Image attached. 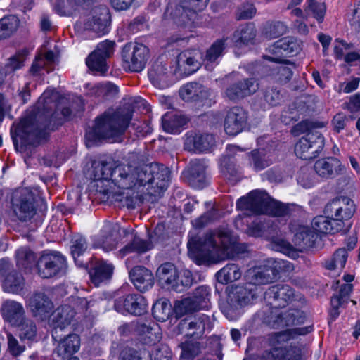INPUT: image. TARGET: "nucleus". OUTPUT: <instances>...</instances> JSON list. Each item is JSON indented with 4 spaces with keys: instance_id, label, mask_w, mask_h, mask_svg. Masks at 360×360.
Masks as SVG:
<instances>
[{
    "instance_id": "1",
    "label": "nucleus",
    "mask_w": 360,
    "mask_h": 360,
    "mask_svg": "<svg viewBox=\"0 0 360 360\" xmlns=\"http://www.w3.org/2000/svg\"><path fill=\"white\" fill-rule=\"evenodd\" d=\"M58 97L55 91H44L36 104L37 112L22 118L17 124H13L11 136L17 151H24L27 146L34 145L45 136L58 108Z\"/></svg>"
},
{
    "instance_id": "2",
    "label": "nucleus",
    "mask_w": 360,
    "mask_h": 360,
    "mask_svg": "<svg viewBox=\"0 0 360 360\" xmlns=\"http://www.w3.org/2000/svg\"><path fill=\"white\" fill-rule=\"evenodd\" d=\"M132 114L131 106L124 105L116 110H107L97 117L94 126L86 130L85 134L87 147L92 146L101 139L119 141L129 127Z\"/></svg>"
},
{
    "instance_id": "3",
    "label": "nucleus",
    "mask_w": 360,
    "mask_h": 360,
    "mask_svg": "<svg viewBox=\"0 0 360 360\" xmlns=\"http://www.w3.org/2000/svg\"><path fill=\"white\" fill-rule=\"evenodd\" d=\"M235 243L231 231L226 226L210 231L198 239L188 243V248L195 255L198 264L210 265L219 262L221 253L228 250Z\"/></svg>"
},
{
    "instance_id": "4",
    "label": "nucleus",
    "mask_w": 360,
    "mask_h": 360,
    "mask_svg": "<svg viewBox=\"0 0 360 360\" xmlns=\"http://www.w3.org/2000/svg\"><path fill=\"white\" fill-rule=\"evenodd\" d=\"M135 186H148L145 195L160 197L167 189L170 180V171L163 165L153 163L133 167Z\"/></svg>"
},
{
    "instance_id": "5",
    "label": "nucleus",
    "mask_w": 360,
    "mask_h": 360,
    "mask_svg": "<svg viewBox=\"0 0 360 360\" xmlns=\"http://www.w3.org/2000/svg\"><path fill=\"white\" fill-rule=\"evenodd\" d=\"M293 269L292 265L286 261L275 260L271 265H264L250 269L246 275L248 283L257 287L266 285L274 281L280 272L290 271Z\"/></svg>"
},
{
    "instance_id": "6",
    "label": "nucleus",
    "mask_w": 360,
    "mask_h": 360,
    "mask_svg": "<svg viewBox=\"0 0 360 360\" xmlns=\"http://www.w3.org/2000/svg\"><path fill=\"white\" fill-rule=\"evenodd\" d=\"M67 262L59 252H44L37 259V273L41 278H51L64 275L67 270Z\"/></svg>"
},
{
    "instance_id": "7",
    "label": "nucleus",
    "mask_w": 360,
    "mask_h": 360,
    "mask_svg": "<svg viewBox=\"0 0 360 360\" xmlns=\"http://www.w3.org/2000/svg\"><path fill=\"white\" fill-rule=\"evenodd\" d=\"M210 292L207 286L196 288L191 297L184 298L174 304V311L177 316L193 313L208 307Z\"/></svg>"
},
{
    "instance_id": "8",
    "label": "nucleus",
    "mask_w": 360,
    "mask_h": 360,
    "mask_svg": "<svg viewBox=\"0 0 360 360\" xmlns=\"http://www.w3.org/2000/svg\"><path fill=\"white\" fill-rule=\"evenodd\" d=\"M0 278L4 292L20 294L24 289L25 281L22 274L14 269L8 259H0Z\"/></svg>"
},
{
    "instance_id": "9",
    "label": "nucleus",
    "mask_w": 360,
    "mask_h": 360,
    "mask_svg": "<svg viewBox=\"0 0 360 360\" xmlns=\"http://www.w3.org/2000/svg\"><path fill=\"white\" fill-rule=\"evenodd\" d=\"M35 200L33 193L23 188L15 191L12 198L13 212L22 221L30 220L36 214Z\"/></svg>"
},
{
    "instance_id": "10",
    "label": "nucleus",
    "mask_w": 360,
    "mask_h": 360,
    "mask_svg": "<svg viewBox=\"0 0 360 360\" xmlns=\"http://www.w3.org/2000/svg\"><path fill=\"white\" fill-rule=\"evenodd\" d=\"M115 45L113 41L109 40L99 43L86 59V64L89 70L95 74L104 75L108 69L107 59L113 53Z\"/></svg>"
},
{
    "instance_id": "11",
    "label": "nucleus",
    "mask_w": 360,
    "mask_h": 360,
    "mask_svg": "<svg viewBox=\"0 0 360 360\" xmlns=\"http://www.w3.org/2000/svg\"><path fill=\"white\" fill-rule=\"evenodd\" d=\"M324 146V138L319 131H311L302 137L295 146V153L300 159L316 158Z\"/></svg>"
},
{
    "instance_id": "12",
    "label": "nucleus",
    "mask_w": 360,
    "mask_h": 360,
    "mask_svg": "<svg viewBox=\"0 0 360 360\" xmlns=\"http://www.w3.org/2000/svg\"><path fill=\"white\" fill-rule=\"evenodd\" d=\"M122 57L130 71L139 72L149 59V49L143 44H127L122 49Z\"/></svg>"
},
{
    "instance_id": "13",
    "label": "nucleus",
    "mask_w": 360,
    "mask_h": 360,
    "mask_svg": "<svg viewBox=\"0 0 360 360\" xmlns=\"http://www.w3.org/2000/svg\"><path fill=\"white\" fill-rule=\"evenodd\" d=\"M112 165L104 162H94L89 171V178L96 182V191L108 200L112 195L110 190L111 172Z\"/></svg>"
},
{
    "instance_id": "14",
    "label": "nucleus",
    "mask_w": 360,
    "mask_h": 360,
    "mask_svg": "<svg viewBox=\"0 0 360 360\" xmlns=\"http://www.w3.org/2000/svg\"><path fill=\"white\" fill-rule=\"evenodd\" d=\"M355 211L356 205L352 199L347 196H340L328 202L323 212L330 219L343 224L342 221L352 218Z\"/></svg>"
},
{
    "instance_id": "15",
    "label": "nucleus",
    "mask_w": 360,
    "mask_h": 360,
    "mask_svg": "<svg viewBox=\"0 0 360 360\" xmlns=\"http://www.w3.org/2000/svg\"><path fill=\"white\" fill-rule=\"evenodd\" d=\"M301 50L300 42L292 37L282 38L269 48V52L274 56H266L264 58L270 61L281 63L289 62L283 57L297 55Z\"/></svg>"
},
{
    "instance_id": "16",
    "label": "nucleus",
    "mask_w": 360,
    "mask_h": 360,
    "mask_svg": "<svg viewBox=\"0 0 360 360\" xmlns=\"http://www.w3.org/2000/svg\"><path fill=\"white\" fill-rule=\"evenodd\" d=\"M258 89L259 84L255 78H244L226 87L224 96L228 100L238 103L245 98L253 95Z\"/></svg>"
},
{
    "instance_id": "17",
    "label": "nucleus",
    "mask_w": 360,
    "mask_h": 360,
    "mask_svg": "<svg viewBox=\"0 0 360 360\" xmlns=\"http://www.w3.org/2000/svg\"><path fill=\"white\" fill-rule=\"evenodd\" d=\"M114 308L121 314L129 313L135 316H141L147 311L148 304L143 296L130 294L116 299Z\"/></svg>"
},
{
    "instance_id": "18",
    "label": "nucleus",
    "mask_w": 360,
    "mask_h": 360,
    "mask_svg": "<svg viewBox=\"0 0 360 360\" xmlns=\"http://www.w3.org/2000/svg\"><path fill=\"white\" fill-rule=\"evenodd\" d=\"M77 311L74 307L63 304L58 307L51 314L52 338H59L58 333L67 328L75 320Z\"/></svg>"
},
{
    "instance_id": "19",
    "label": "nucleus",
    "mask_w": 360,
    "mask_h": 360,
    "mask_svg": "<svg viewBox=\"0 0 360 360\" xmlns=\"http://www.w3.org/2000/svg\"><path fill=\"white\" fill-rule=\"evenodd\" d=\"M110 24V11L106 6H101L93 9L91 15L86 19L84 27L86 30L103 35L108 32Z\"/></svg>"
},
{
    "instance_id": "20",
    "label": "nucleus",
    "mask_w": 360,
    "mask_h": 360,
    "mask_svg": "<svg viewBox=\"0 0 360 360\" xmlns=\"http://www.w3.org/2000/svg\"><path fill=\"white\" fill-rule=\"evenodd\" d=\"M265 191L254 190L248 196L241 197L236 202V207L241 210H248L252 213L263 214L270 199Z\"/></svg>"
},
{
    "instance_id": "21",
    "label": "nucleus",
    "mask_w": 360,
    "mask_h": 360,
    "mask_svg": "<svg viewBox=\"0 0 360 360\" xmlns=\"http://www.w3.org/2000/svg\"><path fill=\"white\" fill-rule=\"evenodd\" d=\"M179 327L186 333V336L198 339L202 336L206 330H211L212 323L208 315L200 314L193 318L182 319Z\"/></svg>"
},
{
    "instance_id": "22",
    "label": "nucleus",
    "mask_w": 360,
    "mask_h": 360,
    "mask_svg": "<svg viewBox=\"0 0 360 360\" xmlns=\"http://www.w3.org/2000/svg\"><path fill=\"white\" fill-rule=\"evenodd\" d=\"M294 296L293 290L288 285L278 284L269 287L264 295L266 304L273 309L285 307Z\"/></svg>"
},
{
    "instance_id": "23",
    "label": "nucleus",
    "mask_w": 360,
    "mask_h": 360,
    "mask_svg": "<svg viewBox=\"0 0 360 360\" xmlns=\"http://www.w3.org/2000/svg\"><path fill=\"white\" fill-rule=\"evenodd\" d=\"M207 165L202 160H191L184 174L186 181L193 188L202 189L208 184Z\"/></svg>"
},
{
    "instance_id": "24",
    "label": "nucleus",
    "mask_w": 360,
    "mask_h": 360,
    "mask_svg": "<svg viewBox=\"0 0 360 360\" xmlns=\"http://www.w3.org/2000/svg\"><path fill=\"white\" fill-rule=\"evenodd\" d=\"M247 122L248 114L245 110L238 106L232 107L226 112L224 117V131L229 136H236L245 128Z\"/></svg>"
},
{
    "instance_id": "25",
    "label": "nucleus",
    "mask_w": 360,
    "mask_h": 360,
    "mask_svg": "<svg viewBox=\"0 0 360 360\" xmlns=\"http://www.w3.org/2000/svg\"><path fill=\"white\" fill-rule=\"evenodd\" d=\"M29 307L33 317L39 321H45L50 317L54 305L44 292H37L30 297Z\"/></svg>"
},
{
    "instance_id": "26",
    "label": "nucleus",
    "mask_w": 360,
    "mask_h": 360,
    "mask_svg": "<svg viewBox=\"0 0 360 360\" xmlns=\"http://www.w3.org/2000/svg\"><path fill=\"white\" fill-rule=\"evenodd\" d=\"M202 54L197 49L185 50L176 58L177 70L188 76L195 72L202 65Z\"/></svg>"
},
{
    "instance_id": "27",
    "label": "nucleus",
    "mask_w": 360,
    "mask_h": 360,
    "mask_svg": "<svg viewBox=\"0 0 360 360\" xmlns=\"http://www.w3.org/2000/svg\"><path fill=\"white\" fill-rule=\"evenodd\" d=\"M262 292L260 287L246 283L244 285H236L232 287L228 293V296L238 303L243 308L248 304H252V301L257 298Z\"/></svg>"
},
{
    "instance_id": "28",
    "label": "nucleus",
    "mask_w": 360,
    "mask_h": 360,
    "mask_svg": "<svg viewBox=\"0 0 360 360\" xmlns=\"http://www.w3.org/2000/svg\"><path fill=\"white\" fill-rule=\"evenodd\" d=\"M215 145L212 134L189 131L186 135L184 148L188 151H208Z\"/></svg>"
},
{
    "instance_id": "29",
    "label": "nucleus",
    "mask_w": 360,
    "mask_h": 360,
    "mask_svg": "<svg viewBox=\"0 0 360 360\" xmlns=\"http://www.w3.org/2000/svg\"><path fill=\"white\" fill-rule=\"evenodd\" d=\"M133 167L130 165H119L112 167L110 184L123 190H129L135 186Z\"/></svg>"
},
{
    "instance_id": "30",
    "label": "nucleus",
    "mask_w": 360,
    "mask_h": 360,
    "mask_svg": "<svg viewBox=\"0 0 360 360\" xmlns=\"http://www.w3.org/2000/svg\"><path fill=\"white\" fill-rule=\"evenodd\" d=\"M314 171L322 178L333 179L341 174L345 167L341 162L336 158L329 157L321 158L316 161Z\"/></svg>"
},
{
    "instance_id": "31",
    "label": "nucleus",
    "mask_w": 360,
    "mask_h": 360,
    "mask_svg": "<svg viewBox=\"0 0 360 360\" xmlns=\"http://www.w3.org/2000/svg\"><path fill=\"white\" fill-rule=\"evenodd\" d=\"M1 313L4 320L13 327L27 317L22 304L13 300H6L2 303Z\"/></svg>"
},
{
    "instance_id": "32",
    "label": "nucleus",
    "mask_w": 360,
    "mask_h": 360,
    "mask_svg": "<svg viewBox=\"0 0 360 360\" xmlns=\"http://www.w3.org/2000/svg\"><path fill=\"white\" fill-rule=\"evenodd\" d=\"M129 277L136 288L141 292L148 290L154 284L152 272L143 266L134 267L129 271Z\"/></svg>"
},
{
    "instance_id": "33",
    "label": "nucleus",
    "mask_w": 360,
    "mask_h": 360,
    "mask_svg": "<svg viewBox=\"0 0 360 360\" xmlns=\"http://www.w3.org/2000/svg\"><path fill=\"white\" fill-rule=\"evenodd\" d=\"M59 338H53L58 342L56 352L58 356H65L76 353L80 346V338L75 333H70L63 337L60 333H58Z\"/></svg>"
},
{
    "instance_id": "34",
    "label": "nucleus",
    "mask_w": 360,
    "mask_h": 360,
    "mask_svg": "<svg viewBox=\"0 0 360 360\" xmlns=\"http://www.w3.org/2000/svg\"><path fill=\"white\" fill-rule=\"evenodd\" d=\"M120 238V226L117 224L107 223L104 225L100 243L107 252L116 248Z\"/></svg>"
},
{
    "instance_id": "35",
    "label": "nucleus",
    "mask_w": 360,
    "mask_h": 360,
    "mask_svg": "<svg viewBox=\"0 0 360 360\" xmlns=\"http://www.w3.org/2000/svg\"><path fill=\"white\" fill-rule=\"evenodd\" d=\"M179 94L185 101H199L207 99L210 90L199 83L190 82L181 88Z\"/></svg>"
},
{
    "instance_id": "36",
    "label": "nucleus",
    "mask_w": 360,
    "mask_h": 360,
    "mask_svg": "<svg viewBox=\"0 0 360 360\" xmlns=\"http://www.w3.org/2000/svg\"><path fill=\"white\" fill-rule=\"evenodd\" d=\"M301 312L297 309H290L285 312L273 314L266 321L267 323L273 328L289 326L300 323L299 318Z\"/></svg>"
},
{
    "instance_id": "37",
    "label": "nucleus",
    "mask_w": 360,
    "mask_h": 360,
    "mask_svg": "<svg viewBox=\"0 0 360 360\" xmlns=\"http://www.w3.org/2000/svg\"><path fill=\"white\" fill-rule=\"evenodd\" d=\"M311 227L317 234H334L341 231L343 225L341 222H337L333 219H330L326 214L325 216L319 215L315 217L311 222Z\"/></svg>"
},
{
    "instance_id": "38",
    "label": "nucleus",
    "mask_w": 360,
    "mask_h": 360,
    "mask_svg": "<svg viewBox=\"0 0 360 360\" xmlns=\"http://www.w3.org/2000/svg\"><path fill=\"white\" fill-rule=\"evenodd\" d=\"M156 275L162 285L174 290L177 289L179 274L172 263L166 262L162 264L158 267Z\"/></svg>"
},
{
    "instance_id": "39",
    "label": "nucleus",
    "mask_w": 360,
    "mask_h": 360,
    "mask_svg": "<svg viewBox=\"0 0 360 360\" xmlns=\"http://www.w3.org/2000/svg\"><path fill=\"white\" fill-rule=\"evenodd\" d=\"M88 249V243L84 237L75 236L71 240L70 250L71 255L77 266L85 268L88 264L89 259H84V255Z\"/></svg>"
},
{
    "instance_id": "40",
    "label": "nucleus",
    "mask_w": 360,
    "mask_h": 360,
    "mask_svg": "<svg viewBox=\"0 0 360 360\" xmlns=\"http://www.w3.org/2000/svg\"><path fill=\"white\" fill-rule=\"evenodd\" d=\"M318 234L307 226L299 228L294 236L293 243L300 250H306L313 248Z\"/></svg>"
},
{
    "instance_id": "41",
    "label": "nucleus",
    "mask_w": 360,
    "mask_h": 360,
    "mask_svg": "<svg viewBox=\"0 0 360 360\" xmlns=\"http://www.w3.org/2000/svg\"><path fill=\"white\" fill-rule=\"evenodd\" d=\"M153 248V245L150 239L144 240L135 235L124 248L120 250L119 253L123 257L130 253L143 254Z\"/></svg>"
},
{
    "instance_id": "42",
    "label": "nucleus",
    "mask_w": 360,
    "mask_h": 360,
    "mask_svg": "<svg viewBox=\"0 0 360 360\" xmlns=\"http://www.w3.org/2000/svg\"><path fill=\"white\" fill-rule=\"evenodd\" d=\"M112 271V264H107L103 260L97 261L89 272L91 282L96 286H98L102 282L110 278Z\"/></svg>"
},
{
    "instance_id": "43",
    "label": "nucleus",
    "mask_w": 360,
    "mask_h": 360,
    "mask_svg": "<svg viewBox=\"0 0 360 360\" xmlns=\"http://www.w3.org/2000/svg\"><path fill=\"white\" fill-rule=\"evenodd\" d=\"M188 119L182 115L165 113L162 118V125L165 131L178 134L188 123Z\"/></svg>"
},
{
    "instance_id": "44",
    "label": "nucleus",
    "mask_w": 360,
    "mask_h": 360,
    "mask_svg": "<svg viewBox=\"0 0 360 360\" xmlns=\"http://www.w3.org/2000/svg\"><path fill=\"white\" fill-rule=\"evenodd\" d=\"M256 36V29L253 24L246 23L240 25L233 33L232 40L236 46L247 45Z\"/></svg>"
},
{
    "instance_id": "45",
    "label": "nucleus",
    "mask_w": 360,
    "mask_h": 360,
    "mask_svg": "<svg viewBox=\"0 0 360 360\" xmlns=\"http://www.w3.org/2000/svg\"><path fill=\"white\" fill-rule=\"evenodd\" d=\"M15 259L17 266L25 270H31L36 267V254L28 247H21L16 250Z\"/></svg>"
},
{
    "instance_id": "46",
    "label": "nucleus",
    "mask_w": 360,
    "mask_h": 360,
    "mask_svg": "<svg viewBox=\"0 0 360 360\" xmlns=\"http://www.w3.org/2000/svg\"><path fill=\"white\" fill-rule=\"evenodd\" d=\"M176 24L182 27H190L196 18L197 13L184 7L181 4L175 7L171 13Z\"/></svg>"
},
{
    "instance_id": "47",
    "label": "nucleus",
    "mask_w": 360,
    "mask_h": 360,
    "mask_svg": "<svg viewBox=\"0 0 360 360\" xmlns=\"http://www.w3.org/2000/svg\"><path fill=\"white\" fill-rule=\"evenodd\" d=\"M18 328V337L21 341L32 342L36 341L37 337V327L35 322L30 318H25L19 325L15 326Z\"/></svg>"
},
{
    "instance_id": "48",
    "label": "nucleus",
    "mask_w": 360,
    "mask_h": 360,
    "mask_svg": "<svg viewBox=\"0 0 360 360\" xmlns=\"http://www.w3.org/2000/svg\"><path fill=\"white\" fill-rule=\"evenodd\" d=\"M227 38H223L216 40L211 46L207 50L204 60L207 62L205 68L207 70L210 68V63H217L219 57L223 55V52L226 48Z\"/></svg>"
},
{
    "instance_id": "49",
    "label": "nucleus",
    "mask_w": 360,
    "mask_h": 360,
    "mask_svg": "<svg viewBox=\"0 0 360 360\" xmlns=\"http://www.w3.org/2000/svg\"><path fill=\"white\" fill-rule=\"evenodd\" d=\"M305 110L304 103L302 101L295 102L285 108L281 115V120L285 124H289L300 118Z\"/></svg>"
},
{
    "instance_id": "50",
    "label": "nucleus",
    "mask_w": 360,
    "mask_h": 360,
    "mask_svg": "<svg viewBox=\"0 0 360 360\" xmlns=\"http://www.w3.org/2000/svg\"><path fill=\"white\" fill-rule=\"evenodd\" d=\"M217 281L221 283H229L238 280L241 277V271L238 264H228L216 274Z\"/></svg>"
},
{
    "instance_id": "51",
    "label": "nucleus",
    "mask_w": 360,
    "mask_h": 360,
    "mask_svg": "<svg viewBox=\"0 0 360 360\" xmlns=\"http://www.w3.org/2000/svg\"><path fill=\"white\" fill-rule=\"evenodd\" d=\"M148 75L155 86L164 87L167 79V68L161 63H156L148 72Z\"/></svg>"
},
{
    "instance_id": "52",
    "label": "nucleus",
    "mask_w": 360,
    "mask_h": 360,
    "mask_svg": "<svg viewBox=\"0 0 360 360\" xmlns=\"http://www.w3.org/2000/svg\"><path fill=\"white\" fill-rule=\"evenodd\" d=\"M18 18L13 15L2 18L0 20V40L6 39L17 30Z\"/></svg>"
},
{
    "instance_id": "53",
    "label": "nucleus",
    "mask_w": 360,
    "mask_h": 360,
    "mask_svg": "<svg viewBox=\"0 0 360 360\" xmlns=\"http://www.w3.org/2000/svg\"><path fill=\"white\" fill-rule=\"evenodd\" d=\"M250 162L256 171H260L271 165L272 160L264 150H254L250 154Z\"/></svg>"
},
{
    "instance_id": "54",
    "label": "nucleus",
    "mask_w": 360,
    "mask_h": 360,
    "mask_svg": "<svg viewBox=\"0 0 360 360\" xmlns=\"http://www.w3.org/2000/svg\"><path fill=\"white\" fill-rule=\"evenodd\" d=\"M287 31L286 25L281 21H275L267 23L263 28L262 34L265 38L273 39L285 34Z\"/></svg>"
},
{
    "instance_id": "55",
    "label": "nucleus",
    "mask_w": 360,
    "mask_h": 360,
    "mask_svg": "<svg viewBox=\"0 0 360 360\" xmlns=\"http://www.w3.org/2000/svg\"><path fill=\"white\" fill-rule=\"evenodd\" d=\"M181 349V358L186 360H193L202 352V346L199 342L187 340L179 345Z\"/></svg>"
},
{
    "instance_id": "56",
    "label": "nucleus",
    "mask_w": 360,
    "mask_h": 360,
    "mask_svg": "<svg viewBox=\"0 0 360 360\" xmlns=\"http://www.w3.org/2000/svg\"><path fill=\"white\" fill-rule=\"evenodd\" d=\"M172 305L167 300L157 301L153 307L152 313L155 319L165 321L171 314Z\"/></svg>"
},
{
    "instance_id": "57",
    "label": "nucleus",
    "mask_w": 360,
    "mask_h": 360,
    "mask_svg": "<svg viewBox=\"0 0 360 360\" xmlns=\"http://www.w3.org/2000/svg\"><path fill=\"white\" fill-rule=\"evenodd\" d=\"M220 307L224 316L231 321L237 319L243 312V307L238 303L231 301V297L229 296L226 301L221 304Z\"/></svg>"
},
{
    "instance_id": "58",
    "label": "nucleus",
    "mask_w": 360,
    "mask_h": 360,
    "mask_svg": "<svg viewBox=\"0 0 360 360\" xmlns=\"http://www.w3.org/2000/svg\"><path fill=\"white\" fill-rule=\"evenodd\" d=\"M353 285L349 283L342 284L340 286V289L337 295H333L331 297V306L342 307L347 304L349 300V295L352 291Z\"/></svg>"
},
{
    "instance_id": "59",
    "label": "nucleus",
    "mask_w": 360,
    "mask_h": 360,
    "mask_svg": "<svg viewBox=\"0 0 360 360\" xmlns=\"http://www.w3.org/2000/svg\"><path fill=\"white\" fill-rule=\"evenodd\" d=\"M279 65L273 68L271 75L278 82L285 84L289 82L292 76L291 68L286 65L288 62H281Z\"/></svg>"
},
{
    "instance_id": "60",
    "label": "nucleus",
    "mask_w": 360,
    "mask_h": 360,
    "mask_svg": "<svg viewBox=\"0 0 360 360\" xmlns=\"http://www.w3.org/2000/svg\"><path fill=\"white\" fill-rule=\"evenodd\" d=\"M347 256V250L345 248H339L333 254L332 259L326 263V267L330 270L342 269L345 267Z\"/></svg>"
},
{
    "instance_id": "61",
    "label": "nucleus",
    "mask_w": 360,
    "mask_h": 360,
    "mask_svg": "<svg viewBox=\"0 0 360 360\" xmlns=\"http://www.w3.org/2000/svg\"><path fill=\"white\" fill-rule=\"evenodd\" d=\"M288 212V207L285 205L270 198L263 214L274 217H283L287 215Z\"/></svg>"
},
{
    "instance_id": "62",
    "label": "nucleus",
    "mask_w": 360,
    "mask_h": 360,
    "mask_svg": "<svg viewBox=\"0 0 360 360\" xmlns=\"http://www.w3.org/2000/svg\"><path fill=\"white\" fill-rule=\"evenodd\" d=\"M219 218L220 214L219 211L215 208H212L200 217L192 221V224L195 229H202Z\"/></svg>"
},
{
    "instance_id": "63",
    "label": "nucleus",
    "mask_w": 360,
    "mask_h": 360,
    "mask_svg": "<svg viewBox=\"0 0 360 360\" xmlns=\"http://www.w3.org/2000/svg\"><path fill=\"white\" fill-rule=\"evenodd\" d=\"M292 338V331L288 329L284 331L271 334L268 338V342L271 347H276L283 345Z\"/></svg>"
},
{
    "instance_id": "64",
    "label": "nucleus",
    "mask_w": 360,
    "mask_h": 360,
    "mask_svg": "<svg viewBox=\"0 0 360 360\" xmlns=\"http://www.w3.org/2000/svg\"><path fill=\"white\" fill-rule=\"evenodd\" d=\"M271 349L265 350L261 356L265 360H285V352L287 347H271Z\"/></svg>"
}]
</instances>
